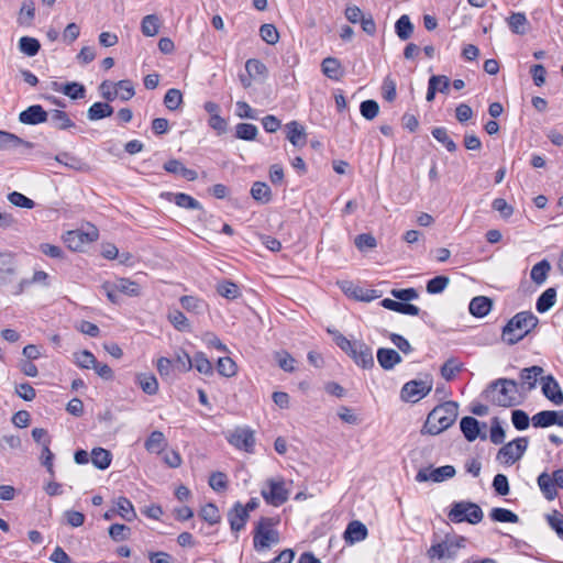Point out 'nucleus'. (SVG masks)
Segmentation results:
<instances>
[{
  "mask_svg": "<svg viewBox=\"0 0 563 563\" xmlns=\"http://www.w3.org/2000/svg\"><path fill=\"white\" fill-rule=\"evenodd\" d=\"M457 410V404L451 400L434 407L429 412L421 433L437 435L443 432L456 420Z\"/></svg>",
  "mask_w": 563,
  "mask_h": 563,
  "instance_id": "f257e3e1",
  "label": "nucleus"
},
{
  "mask_svg": "<svg viewBox=\"0 0 563 563\" xmlns=\"http://www.w3.org/2000/svg\"><path fill=\"white\" fill-rule=\"evenodd\" d=\"M486 393L498 406L512 407L518 404L519 386L512 379L499 378L489 384Z\"/></svg>",
  "mask_w": 563,
  "mask_h": 563,
  "instance_id": "f03ea898",
  "label": "nucleus"
},
{
  "mask_svg": "<svg viewBox=\"0 0 563 563\" xmlns=\"http://www.w3.org/2000/svg\"><path fill=\"white\" fill-rule=\"evenodd\" d=\"M278 520L271 517H262L253 531V545L256 551L268 549L272 544L279 542V532L273 527Z\"/></svg>",
  "mask_w": 563,
  "mask_h": 563,
  "instance_id": "7ed1b4c3",
  "label": "nucleus"
},
{
  "mask_svg": "<svg viewBox=\"0 0 563 563\" xmlns=\"http://www.w3.org/2000/svg\"><path fill=\"white\" fill-rule=\"evenodd\" d=\"M483 517L482 508L477 504L466 500L454 501L448 514V518L454 523L467 522L477 525L483 520Z\"/></svg>",
  "mask_w": 563,
  "mask_h": 563,
  "instance_id": "20e7f679",
  "label": "nucleus"
},
{
  "mask_svg": "<svg viewBox=\"0 0 563 563\" xmlns=\"http://www.w3.org/2000/svg\"><path fill=\"white\" fill-rule=\"evenodd\" d=\"M528 311L518 312L503 328L501 339L509 345L518 343L528 335Z\"/></svg>",
  "mask_w": 563,
  "mask_h": 563,
  "instance_id": "39448f33",
  "label": "nucleus"
},
{
  "mask_svg": "<svg viewBox=\"0 0 563 563\" xmlns=\"http://www.w3.org/2000/svg\"><path fill=\"white\" fill-rule=\"evenodd\" d=\"M432 389V379H412L407 382L400 391V397L404 401L417 402L427 396Z\"/></svg>",
  "mask_w": 563,
  "mask_h": 563,
  "instance_id": "423d86ee",
  "label": "nucleus"
},
{
  "mask_svg": "<svg viewBox=\"0 0 563 563\" xmlns=\"http://www.w3.org/2000/svg\"><path fill=\"white\" fill-rule=\"evenodd\" d=\"M267 486V489H262L261 495L268 505L279 507L288 500L289 492L283 481L268 479Z\"/></svg>",
  "mask_w": 563,
  "mask_h": 563,
  "instance_id": "0eeeda50",
  "label": "nucleus"
},
{
  "mask_svg": "<svg viewBox=\"0 0 563 563\" xmlns=\"http://www.w3.org/2000/svg\"><path fill=\"white\" fill-rule=\"evenodd\" d=\"M455 468L452 465H444L437 468H432L431 466L420 468L416 475V481L419 483L423 482H433L441 483L449 478L454 477Z\"/></svg>",
  "mask_w": 563,
  "mask_h": 563,
  "instance_id": "6e6552de",
  "label": "nucleus"
},
{
  "mask_svg": "<svg viewBox=\"0 0 563 563\" xmlns=\"http://www.w3.org/2000/svg\"><path fill=\"white\" fill-rule=\"evenodd\" d=\"M527 448L526 438L516 439L500 448L497 459L505 464H512L519 460Z\"/></svg>",
  "mask_w": 563,
  "mask_h": 563,
  "instance_id": "1a4fd4ad",
  "label": "nucleus"
},
{
  "mask_svg": "<svg viewBox=\"0 0 563 563\" xmlns=\"http://www.w3.org/2000/svg\"><path fill=\"white\" fill-rule=\"evenodd\" d=\"M228 441L239 450H243L247 453H252L254 451L255 437L254 432L249 428H236L228 437Z\"/></svg>",
  "mask_w": 563,
  "mask_h": 563,
  "instance_id": "9d476101",
  "label": "nucleus"
},
{
  "mask_svg": "<svg viewBox=\"0 0 563 563\" xmlns=\"http://www.w3.org/2000/svg\"><path fill=\"white\" fill-rule=\"evenodd\" d=\"M542 395L554 406L563 405V391L558 380L552 375L539 379Z\"/></svg>",
  "mask_w": 563,
  "mask_h": 563,
  "instance_id": "9b49d317",
  "label": "nucleus"
},
{
  "mask_svg": "<svg viewBox=\"0 0 563 563\" xmlns=\"http://www.w3.org/2000/svg\"><path fill=\"white\" fill-rule=\"evenodd\" d=\"M534 428L563 427V410H543L530 418Z\"/></svg>",
  "mask_w": 563,
  "mask_h": 563,
  "instance_id": "f8f14e48",
  "label": "nucleus"
},
{
  "mask_svg": "<svg viewBox=\"0 0 563 563\" xmlns=\"http://www.w3.org/2000/svg\"><path fill=\"white\" fill-rule=\"evenodd\" d=\"M16 271L18 263L14 255L10 252H0V285L12 282Z\"/></svg>",
  "mask_w": 563,
  "mask_h": 563,
  "instance_id": "ddd939ff",
  "label": "nucleus"
},
{
  "mask_svg": "<svg viewBox=\"0 0 563 563\" xmlns=\"http://www.w3.org/2000/svg\"><path fill=\"white\" fill-rule=\"evenodd\" d=\"M48 120V111L41 104H32L19 113V121L26 125H36Z\"/></svg>",
  "mask_w": 563,
  "mask_h": 563,
  "instance_id": "4468645a",
  "label": "nucleus"
},
{
  "mask_svg": "<svg viewBox=\"0 0 563 563\" xmlns=\"http://www.w3.org/2000/svg\"><path fill=\"white\" fill-rule=\"evenodd\" d=\"M340 288L342 291L356 300L360 301H372L379 297L377 290L374 289H364L360 286L354 285L352 282L345 280L340 284Z\"/></svg>",
  "mask_w": 563,
  "mask_h": 563,
  "instance_id": "2eb2a0df",
  "label": "nucleus"
},
{
  "mask_svg": "<svg viewBox=\"0 0 563 563\" xmlns=\"http://www.w3.org/2000/svg\"><path fill=\"white\" fill-rule=\"evenodd\" d=\"M161 197L187 210H202L201 203L194 197L184 192H162Z\"/></svg>",
  "mask_w": 563,
  "mask_h": 563,
  "instance_id": "dca6fc26",
  "label": "nucleus"
},
{
  "mask_svg": "<svg viewBox=\"0 0 563 563\" xmlns=\"http://www.w3.org/2000/svg\"><path fill=\"white\" fill-rule=\"evenodd\" d=\"M459 549L460 544H454L453 541L444 540L432 544L428 550V556L431 560L453 559Z\"/></svg>",
  "mask_w": 563,
  "mask_h": 563,
  "instance_id": "f3484780",
  "label": "nucleus"
},
{
  "mask_svg": "<svg viewBox=\"0 0 563 563\" xmlns=\"http://www.w3.org/2000/svg\"><path fill=\"white\" fill-rule=\"evenodd\" d=\"M250 515L243 508V505L240 501H236L233 507L228 511V521L230 523V528L232 532H240L244 529Z\"/></svg>",
  "mask_w": 563,
  "mask_h": 563,
  "instance_id": "a211bd4d",
  "label": "nucleus"
},
{
  "mask_svg": "<svg viewBox=\"0 0 563 563\" xmlns=\"http://www.w3.org/2000/svg\"><path fill=\"white\" fill-rule=\"evenodd\" d=\"M351 357L361 367L367 369L374 366L373 350L366 343L361 341L354 344Z\"/></svg>",
  "mask_w": 563,
  "mask_h": 563,
  "instance_id": "6ab92c4d",
  "label": "nucleus"
},
{
  "mask_svg": "<svg viewBox=\"0 0 563 563\" xmlns=\"http://www.w3.org/2000/svg\"><path fill=\"white\" fill-rule=\"evenodd\" d=\"M367 534L368 530L366 526L358 520H353L347 525L344 531V539L347 543L354 544L356 542L365 540L367 538Z\"/></svg>",
  "mask_w": 563,
  "mask_h": 563,
  "instance_id": "aec40b11",
  "label": "nucleus"
},
{
  "mask_svg": "<svg viewBox=\"0 0 563 563\" xmlns=\"http://www.w3.org/2000/svg\"><path fill=\"white\" fill-rule=\"evenodd\" d=\"M380 305L385 309L402 314L418 316L420 313V308L418 306L401 300L397 301L390 298H385L380 301Z\"/></svg>",
  "mask_w": 563,
  "mask_h": 563,
  "instance_id": "412c9836",
  "label": "nucleus"
},
{
  "mask_svg": "<svg viewBox=\"0 0 563 563\" xmlns=\"http://www.w3.org/2000/svg\"><path fill=\"white\" fill-rule=\"evenodd\" d=\"M377 361L383 369L390 371L397 364L401 363L402 358L400 354L393 349L379 347L377 350Z\"/></svg>",
  "mask_w": 563,
  "mask_h": 563,
  "instance_id": "4be33fe9",
  "label": "nucleus"
},
{
  "mask_svg": "<svg viewBox=\"0 0 563 563\" xmlns=\"http://www.w3.org/2000/svg\"><path fill=\"white\" fill-rule=\"evenodd\" d=\"M460 428L465 439L470 442L475 441L478 437L486 439V434L481 435L479 422L473 417H463L460 422Z\"/></svg>",
  "mask_w": 563,
  "mask_h": 563,
  "instance_id": "5701e85b",
  "label": "nucleus"
},
{
  "mask_svg": "<svg viewBox=\"0 0 563 563\" xmlns=\"http://www.w3.org/2000/svg\"><path fill=\"white\" fill-rule=\"evenodd\" d=\"M287 140L297 147H302L307 142V134L302 125L297 121H291L286 124Z\"/></svg>",
  "mask_w": 563,
  "mask_h": 563,
  "instance_id": "b1692460",
  "label": "nucleus"
},
{
  "mask_svg": "<svg viewBox=\"0 0 563 563\" xmlns=\"http://www.w3.org/2000/svg\"><path fill=\"white\" fill-rule=\"evenodd\" d=\"M48 118L52 125L57 130H69L71 128H76L75 122L64 110L53 109L48 111Z\"/></svg>",
  "mask_w": 563,
  "mask_h": 563,
  "instance_id": "393cba45",
  "label": "nucleus"
},
{
  "mask_svg": "<svg viewBox=\"0 0 563 563\" xmlns=\"http://www.w3.org/2000/svg\"><path fill=\"white\" fill-rule=\"evenodd\" d=\"M493 307V300L485 296L474 297L468 306L471 314L483 318L489 313Z\"/></svg>",
  "mask_w": 563,
  "mask_h": 563,
  "instance_id": "a878e982",
  "label": "nucleus"
},
{
  "mask_svg": "<svg viewBox=\"0 0 563 563\" xmlns=\"http://www.w3.org/2000/svg\"><path fill=\"white\" fill-rule=\"evenodd\" d=\"M21 145L27 148L33 147L31 142L24 141L13 133L0 130V151H7Z\"/></svg>",
  "mask_w": 563,
  "mask_h": 563,
  "instance_id": "bb28decb",
  "label": "nucleus"
},
{
  "mask_svg": "<svg viewBox=\"0 0 563 563\" xmlns=\"http://www.w3.org/2000/svg\"><path fill=\"white\" fill-rule=\"evenodd\" d=\"M113 107L108 102H95L87 110V118L90 121H97L112 115Z\"/></svg>",
  "mask_w": 563,
  "mask_h": 563,
  "instance_id": "cd10ccee",
  "label": "nucleus"
},
{
  "mask_svg": "<svg viewBox=\"0 0 563 563\" xmlns=\"http://www.w3.org/2000/svg\"><path fill=\"white\" fill-rule=\"evenodd\" d=\"M556 301V289L550 287L545 289L537 299L536 309L539 313L549 311Z\"/></svg>",
  "mask_w": 563,
  "mask_h": 563,
  "instance_id": "c85d7f7f",
  "label": "nucleus"
},
{
  "mask_svg": "<svg viewBox=\"0 0 563 563\" xmlns=\"http://www.w3.org/2000/svg\"><path fill=\"white\" fill-rule=\"evenodd\" d=\"M550 271V262L548 260H542L533 265L532 269L530 271V279L539 286L543 285L548 278Z\"/></svg>",
  "mask_w": 563,
  "mask_h": 563,
  "instance_id": "c756f323",
  "label": "nucleus"
},
{
  "mask_svg": "<svg viewBox=\"0 0 563 563\" xmlns=\"http://www.w3.org/2000/svg\"><path fill=\"white\" fill-rule=\"evenodd\" d=\"M322 73L330 79L339 80L343 71L341 64L335 57H327L321 63Z\"/></svg>",
  "mask_w": 563,
  "mask_h": 563,
  "instance_id": "7c9ffc66",
  "label": "nucleus"
},
{
  "mask_svg": "<svg viewBox=\"0 0 563 563\" xmlns=\"http://www.w3.org/2000/svg\"><path fill=\"white\" fill-rule=\"evenodd\" d=\"M115 511L122 519L133 521L136 518V512L132 503L123 496H120L115 501Z\"/></svg>",
  "mask_w": 563,
  "mask_h": 563,
  "instance_id": "2f4dec72",
  "label": "nucleus"
},
{
  "mask_svg": "<svg viewBox=\"0 0 563 563\" xmlns=\"http://www.w3.org/2000/svg\"><path fill=\"white\" fill-rule=\"evenodd\" d=\"M112 461V454L109 450L103 448H95L91 451V462L95 467L99 470H106L110 466Z\"/></svg>",
  "mask_w": 563,
  "mask_h": 563,
  "instance_id": "473e14b6",
  "label": "nucleus"
},
{
  "mask_svg": "<svg viewBox=\"0 0 563 563\" xmlns=\"http://www.w3.org/2000/svg\"><path fill=\"white\" fill-rule=\"evenodd\" d=\"M55 159L65 165L66 167H69L70 169L78 170V172H86L88 169V166L85 162H82L80 158L69 154V153H60L55 156Z\"/></svg>",
  "mask_w": 563,
  "mask_h": 563,
  "instance_id": "72a5a7b5",
  "label": "nucleus"
},
{
  "mask_svg": "<svg viewBox=\"0 0 563 563\" xmlns=\"http://www.w3.org/2000/svg\"><path fill=\"white\" fill-rule=\"evenodd\" d=\"M168 321L173 324V327L181 332H190L191 327L189 320L186 316L178 309L169 310L167 314Z\"/></svg>",
  "mask_w": 563,
  "mask_h": 563,
  "instance_id": "f704fd0d",
  "label": "nucleus"
},
{
  "mask_svg": "<svg viewBox=\"0 0 563 563\" xmlns=\"http://www.w3.org/2000/svg\"><path fill=\"white\" fill-rule=\"evenodd\" d=\"M251 196L261 203H267L272 199V191L266 183L255 181L251 187Z\"/></svg>",
  "mask_w": 563,
  "mask_h": 563,
  "instance_id": "c9c22d12",
  "label": "nucleus"
},
{
  "mask_svg": "<svg viewBox=\"0 0 563 563\" xmlns=\"http://www.w3.org/2000/svg\"><path fill=\"white\" fill-rule=\"evenodd\" d=\"M538 485L540 487V490L548 500H552L555 498L556 487L551 475H549L548 473H542L538 477Z\"/></svg>",
  "mask_w": 563,
  "mask_h": 563,
  "instance_id": "e433bc0d",
  "label": "nucleus"
},
{
  "mask_svg": "<svg viewBox=\"0 0 563 563\" xmlns=\"http://www.w3.org/2000/svg\"><path fill=\"white\" fill-rule=\"evenodd\" d=\"M395 32L401 41L408 40L413 32V24L407 14L401 15L395 23Z\"/></svg>",
  "mask_w": 563,
  "mask_h": 563,
  "instance_id": "4c0bfd02",
  "label": "nucleus"
},
{
  "mask_svg": "<svg viewBox=\"0 0 563 563\" xmlns=\"http://www.w3.org/2000/svg\"><path fill=\"white\" fill-rule=\"evenodd\" d=\"M86 87L78 81H68L64 84L62 93L69 97L71 100H79L86 97Z\"/></svg>",
  "mask_w": 563,
  "mask_h": 563,
  "instance_id": "58836bf2",
  "label": "nucleus"
},
{
  "mask_svg": "<svg viewBox=\"0 0 563 563\" xmlns=\"http://www.w3.org/2000/svg\"><path fill=\"white\" fill-rule=\"evenodd\" d=\"M144 445L148 452L161 453V451L166 446L164 433L157 430L153 431L146 439Z\"/></svg>",
  "mask_w": 563,
  "mask_h": 563,
  "instance_id": "ea45409f",
  "label": "nucleus"
},
{
  "mask_svg": "<svg viewBox=\"0 0 563 563\" xmlns=\"http://www.w3.org/2000/svg\"><path fill=\"white\" fill-rule=\"evenodd\" d=\"M137 383L142 390L147 395H155L158 391V382L153 374H140L137 375Z\"/></svg>",
  "mask_w": 563,
  "mask_h": 563,
  "instance_id": "a19ab883",
  "label": "nucleus"
},
{
  "mask_svg": "<svg viewBox=\"0 0 563 563\" xmlns=\"http://www.w3.org/2000/svg\"><path fill=\"white\" fill-rule=\"evenodd\" d=\"M192 368H196L200 374L210 376L213 374V366L211 362L208 360L205 353L198 352L191 358Z\"/></svg>",
  "mask_w": 563,
  "mask_h": 563,
  "instance_id": "79ce46f5",
  "label": "nucleus"
},
{
  "mask_svg": "<svg viewBox=\"0 0 563 563\" xmlns=\"http://www.w3.org/2000/svg\"><path fill=\"white\" fill-rule=\"evenodd\" d=\"M41 48L37 38L30 36H22L19 40V49L29 57L35 56Z\"/></svg>",
  "mask_w": 563,
  "mask_h": 563,
  "instance_id": "37998d69",
  "label": "nucleus"
},
{
  "mask_svg": "<svg viewBox=\"0 0 563 563\" xmlns=\"http://www.w3.org/2000/svg\"><path fill=\"white\" fill-rule=\"evenodd\" d=\"M489 517L495 522L516 523L519 521V518L515 512H512L509 509L499 508V507L493 508L489 512Z\"/></svg>",
  "mask_w": 563,
  "mask_h": 563,
  "instance_id": "c03bdc74",
  "label": "nucleus"
},
{
  "mask_svg": "<svg viewBox=\"0 0 563 563\" xmlns=\"http://www.w3.org/2000/svg\"><path fill=\"white\" fill-rule=\"evenodd\" d=\"M507 24L512 33L515 34H523L525 25L527 23V18L523 12H514L510 16L507 18Z\"/></svg>",
  "mask_w": 563,
  "mask_h": 563,
  "instance_id": "a18cd8bd",
  "label": "nucleus"
},
{
  "mask_svg": "<svg viewBox=\"0 0 563 563\" xmlns=\"http://www.w3.org/2000/svg\"><path fill=\"white\" fill-rule=\"evenodd\" d=\"M159 30V20L155 14L145 15L141 23V31L145 36H155Z\"/></svg>",
  "mask_w": 563,
  "mask_h": 563,
  "instance_id": "49530a36",
  "label": "nucleus"
},
{
  "mask_svg": "<svg viewBox=\"0 0 563 563\" xmlns=\"http://www.w3.org/2000/svg\"><path fill=\"white\" fill-rule=\"evenodd\" d=\"M258 129L251 123H239L235 126V136L244 141H253L256 139Z\"/></svg>",
  "mask_w": 563,
  "mask_h": 563,
  "instance_id": "de8ad7c7",
  "label": "nucleus"
},
{
  "mask_svg": "<svg viewBox=\"0 0 563 563\" xmlns=\"http://www.w3.org/2000/svg\"><path fill=\"white\" fill-rule=\"evenodd\" d=\"M114 285L118 291L124 295L131 297H136L140 295V285L128 278H120L117 282H114Z\"/></svg>",
  "mask_w": 563,
  "mask_h": 563,
  "instance_id": "09e8293b",
  "label": "nucleus"
},
{
  "mask_svg": "<svg viewBox=\"0 0 563 563\" xmlns=\"http://www.w3.org/2000/svg\"><path fill=\"white\" fill-rule=\"evenodd\" d=\"M432 136L440 143H442L449 152L456 151L455 142L448 135V131L443 126L432 129Z\"/></svg>",
  "mask_w": 563,
  "mask_h": 563,
  "instance_id": "8fccbe9b",
  "label": "nucleus"
},
{
  "mask_svg": "<svg viewBox=\"0 0 563 563\" xmlns=\"http://www.w3.org/2000/svg\"><path fill=\"white\" fill-rule=\"evenodd\" d=\"M199 516L209 525L219 523L221 520L219 509L213 503H209L203 506L199 512Z\"/></svg>",
  "mask_w": 563,
  "mask_h": 563,
  "instance_id": "3c124183",
  "label": "nucleus"
},
{
  "mask_svg": "<svg viewBox=\"0 0 563 563\" xmlns=\"http://www.w3.org/2000/svg\"><path fill=\"white\" fill-rule=\"evenodd\" d=\"M217 291L220 296L231 300L241 296L238 285L230 280L220 283L217 287Z\"/></svg>",
  "mask_w": 563,
  "mask_h": 563,
  "instance_id": "603ef678",
  "label": "nucleus"
},
{
  "mask_svg": "<svg viewBox=\"0 0 563 563\" xmlns=\"http://www.w3.org/2000/svg\"><path fill=\"white\" fill-rule=\"evenodd\" d=\"M183 103V95L179 89L170 88L164 96V104L168 110H177Z\"/></svg>",
  "mask_w": 563,
  "mask_h": 563,
  "instance_id": "864d4df0",
  "label": "nucleus"
},
{
  "mask_svg": "<svg viewBox=\"0 0 563 563\" xmlns=\"http://www.w3.org/2000/svg\"><path fill=\"white\" fill-rule=\"evenodd\" d=\"M450 283V278L444 275L435 276L427 282L426 289L429 294L435 295L442 292Z\"/></svg>",
  "mask_w": 563,
  "mask_h": 563,
  "instance_id": "5fc2aeb1",
  "label": "nucleus"
},
{
  "mask_svg": "<svg viewBox=\"0 0 563 563\" xmlns=\"http://www.w3.org/2000/svg\"><path fill=\"white\" fill-rule=\"evenodd\" d=\"M114 89L118 91V97L122 101H128L135 95L134 86L129 79L120 80L114 84Z\"/></svg>",
  "mask_w": 563,
  "mask_h": 563,
  "instance_id": "6e6d98bb",
  "label": "nucleus"
},
{
  "mask_svg": "<svg viewBox=\"0 0 563 563\" xmlns=\"http://www.w3.org/2000/svg\"><path fill=\"white\" fill-rule=\"evenodd\" d=\"M218 373L224 377H232L236 374V364L229 357H219L217 363Z\"/></svg>",
  "mask_w": 563,
  "mask_h": 563,
  "instance_id": "4d7b16f0",
  "label": "nucleus"
},
{
  "mask_svg": "<svg viewBox=\"0 0 563 563\" xmlns=\"http://www.w3.org/2000/svg\"><path fill=\"white\" fill-rule=\"evenodd\" d=\"M260 36L264 42H266L269 45L276 44L279 38V34L276 26L269 23L263 24L260 27Z\"/></svg>",
  "mask_w": 563,
  "mask_h": 563,
  "instance_id": "13d9d810",
  "label": "nucleus"
},
{
  "mask_svg": "<svg viewBox=\"0 0 563 563\" xmlns=\"http://www.w3.org/2000/svg\"><path fill=\"white\" fill-rule=\"evenodd\" d=\"M49 444H51V440H44L43 448H42V454H41V461H42V464L46 467L49 475L52 477H54L55 476V471H54V465H53L54 454L49 450Z\"/></svg>",
  "mask_w": 563,
  "mask_h": 563,
  "instance_id": "bf43d9fd",
  "label": "nucleus"
},
{
  "mask_svg": "<svg viewBox=\"0 0 563 563\" xmlns=\"http://www.w3.org/2000/svg\"><path fill=\"white\" fill-rule=\"evenodd\" d=\"M109 536L113 541L128 540L131 533L130 527L121 523H113L109 527Z\"/></svg>",
  "mask_w": 563,
  "mask_h": 563,
  "instance_id": "052dcab7",
  "label": "nucleus"
},
{
  "mask_svg": "<svg viewBox=\"0 0 563 563\" xmlns=\"http://www.w3.org/2000/svg\"><path fill=\"white\" fill-rule=\"evenodd\" d=\"M462 365L459 364L454 358H449L442 366H441V376L450 382L452 380L455 375L461 372Z\"/></svg>",
  "mask_w": 563,
  "mask_h": 563,
  "instance_id": "680f3d73",
  "label": "nucleus"
},
{
  "mask_svg": "<svg viewBox=\"0 0 563 563\" xmlns=\"http://www.w3.org/2000/svg\"><path fill=\"white\" fill-rule=\"evenodd\" d=\"M275 360L278 363V366L285 372L291 373L295 371L296 360L288 352H276Z\"/></svg>",
  "mask_w": 563,
  "mask_h": 563,
  "instance_id": "e2e57ef3",
  "label": "nucleus"
},
{
  "mask_svg": "<svg viewBox=\"0 0 563 563\" xmlns=\"http://www.w3.org/2000/svg\"><path fill=\"white\" fill-rule=\"evenodd\" d=\"M360 112L366 120H373L379 112V106L375 100L368 99L360 104Z\"/></svg>",
  "mask_w": 563,
  "mask_h": 563,
  "instance_id": "0e129e2a",
  "label": "nucleus"
},
{
  "mask_svg": "<svg viewBox=\"0 0 563 563\" xmlns=\"http://www.w3.org/2000/svg\"><path fill=\"white\" fill-rule=\"evenodd\" d=\"M180 305L187 311L196 313H199L201 309L206 306L201 299L194 296H183L180 298Z\"/></svg>",
  "mask_w": 563,
  "mask_h": 563,
  "instance_id": "69168bd1",
  "label": "nucleus"
},
{
  "mask_svg": "<svg viewBox=\"0 0 563 563\" xmlns=\"http://www.w3.org/2000/svg\"><path fill=\"white\" fill-rule=\"evenodd\" d=\"M173 362V365L178 368L179 371L181 372H188L192 368V361H191V357L189 356V354L184 351V350H179L177 353H176V357Z\"/></svg>",
  "mask_w": 563,
  "mask_h": 563,
  "instance_id": "338daca9",
  "label": "nucleus"
},
{
  "mask_svg": "<svg viewBox=\"0 0 563 563\" xmlns=\"http://www.w3.org/2000/svg\"><path fill=\"white\" fill-rule=\"evenodd\" d=\"M35 15V5L32 0L24 1L22 3L21 10H20V16H19V23L20 24H30L31 21L34 19Z\"/></svg>",
  "mask_w": 563,
  "mask_h": 563,
  "instance_id": "774afa93",
  "label": "nucleus"
}]
</instances>
